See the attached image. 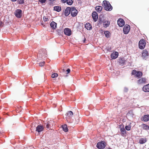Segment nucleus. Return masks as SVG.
<instances>
[{
    "label": "nucleus",
    "instance_id": "4468645a",
    "mask_svg": "<svg viewBox=\"0 0 149 149\" xmlns=\"http://www.w3.org/2000/svg\"><path fill=\"white\" fill-rule=\"evenodd\" d=\"M71 8L69 7H67L65 9V16H68L71 12Z\"/></svg>",
    "mask_w": 149,
    "mask_h": 149
},
{
    "label": "nucleus",
    "instance_id": "ea45409f",
    "mask_svg": "<svg viewBox=\"0 0 149 149\" xmlns=\"http://www.w3.org/2000/svg\"><path fill=\"white\" fill-rule=\"evenodd\" d=\"M44 19V20L45 21H47V18H45L44 19V18H43Z\"/></svg>",
    "mask_w": 149,
    "mask_h": 149
},
{
    "label": "nucleus",
    "instance_id": "473e14b6",
    "mask_svg": "<svg viewBox=\"0 0 149 149\" xmlns=\"http://www.w3.org/2000/svg\"><path fill=\"white\" fill-rule=\"evenodd\" d=\"M58 76V74L57 73H54L52 74V77L54 78L57 77Z\"/></svg>",
    "mask_w": 149,
    "mask_h": 149
},
{
    "label": "nucleus",
    "instance_id": "7ed1b4c3",
    "mask_svg": "<svg viewBox=\"0 0 149 149\" xmlns=\"http://www.w3.org/2000/svg\"><path fill=\"white\" fill-rule=\"evenodd\" d=\"M47 56V53L45 50L40 51L38 55V59H45Z\"/></svg>",
    "mask_w": 149,
    "mask_h": 149
},
{
    "label": "nucleus",
    "instance_id": "c9c22d12",
    "mask_svg": "<svg viewBox=\"0 0 149 149\" xmlns=\"http://www.w3.org/2000/svg\"><path fill=\"white\" fill-rule=\"evenodd\" d=\"M19 3L20 4H22L24 3V1L23 0H20L19 1Z\"/></svg>",
    "mask_w": 149,
    "mask_h": 149
},
{
    "label": "nucleus",
    "instance_id": "79ce46f5",
    "mask_svg": "<svg viewBox=\"0 0 149 149\" xmlns=\"http://www.w3.org/2000/svg\"><path fill=\"white\" fill-rule=\"evenodd\" d=\"M12 1H16L17 0H11Z\"/></svg>",
    "mask_w": 149,
    "mask_h": 149
},
{
    "label": "nucleus",
    "instance_id": "1a4fd4ad",
    "mask_svg": "<svg viewBox=\"0 0 149 149\" xmlns=\"http://www.w3.org/2000/svg\"><path fill=\"white\" fill-rule=\"evenodd\" d=\"M15 14L18 18H20L22 15V11L21 10L17 9L15 12Z\"/></svg>",
    "mask_w": 149,
    "mask_h": 149
},
{
    "label": "nucleus",
    "instance_id": "6e6552de",
    "mask_svg": "<svg viewBox=\"0 0 149 149\" xmlns=\"http://www.w3.org/2000/svg\"><path fill=\"white\" fill-rule=\"evenodd\" d=\"M130 29V26L127 24L125 25L123 28V31L125 34H127Z\"/></svg>",
    "mask_w": 149,
    "mask_h": 149
},
{
    "label": "nucleus",
    "instance_id": "aec40b11",
    "mask_svg": "<svg viewBox=\"0 0 149 149\" xmlns=\"http://www.w3.org/2000/svg\"><path fill=\"white\" fill-rule=\"evenodd\" d=\"M85 27L87 30H91L92 28L91 25L88 23H86L85 24Z\"/></svg>",
    "mask_w": 149,
    "mask_h": 149
},
{
    "label": "nucleus",
    "instance_id": "2f4dec72",
    "mask_svg": "<svg viewBox=\"0 0 149 149\" xmlns=\"http://www.w3.org/2000/svg\"><path fill=\"white\" fill-rule=\"evenodd\" d=\"M131 126L130 125L128 126H126L125 127V128L128 131L130 130L131 129Z\"/></svg>",
    "mask_w": 149,
    "mask_h": 149
},
{
    "label": "nucleus",
    "instance_id": "20e7f679",
    "mask_svg": "<svg viewBox=\"0 0 149 149\" xmlns=\"http://www.w3.org/2000/svg\"><path fill=\"white\" fill-rule=\"evenodd\" d=\"M132 74L138 78L141 77L142 75V73L140 71H137L135 70H133Z\"/></svg>",
    "mask_w": 149,
    "mask_h": 149
},
{
    "label": "nucleus",
    "instance_id": "a19ab883",
    "mask_svg": "<svg viewBox=\"0 0 149 149\" xmlns=\"http://www.w3.org/2000/svg\"><path fill=\"white\" fill-rule=\"evenodd\" d=\"M2 24V22L0 21V26H1Z\"/></svg>",
    "mask_w": 149,
    "mask_h": 149
},
{
    "label": "nucleus",
    "instance_id": "e433bc0d",
    "mask_svg": "<svg viewBox=\"0 0 149 149\" xmlns=\"http://www.w3.org/2000/svg\"><path fill=\"white\" fill-rule=\"evenodd\" d=\"M128 91V89L127 87H125L124 88V91L125 92H127Z\"/></svg>",
    "mask_w": 149,
    "mask_h": 149
},
{
    "label": "nucleus",
    "instance_id": "f3484780",
    "mask_svg": "<svg viewBox=\"0 0 149 149\" xmlns=\"http://www.w3.org/2000/svg\"><path fill=\"white\" fill-rule=\"evenodd\" d=\"M120 131L123 134H124L126 132L124 128V125H120Z\"/></svg>",
    "mask_w": 149,
    "mask_h": 149
},
{
    "label": "nucleus",
    "instance_id": "f704fd0d",
    "mask_svg": "<svg viewBox=\"0 0 149 149\" xmlns=\"http://www.w3.org/2000/svg\"><path fill=\"white\" fill-rule=\"evenodd\" d=\"M44 63H45V62H44V61H43L42 62H40L39 63V65L40 66H42L44 65Z\"/></svg>",
    "mask_w": 149,
    "mask_h": 149
},
{
    "label": "nucleus",
    "instance_id": "37998d69",
    "mask_svg": "<svg viewBox=\"0 0 149 149\" xmlns=\"http://www.w3.org/2000/svg\"><path fill=\"white\" fill-rule=\"evenodd\" d=\"M111 149V148H108V149Z\"/></svg>",
    "mask_w": 149,
    "mask_h": 149
},
{
    "label": "nucleus",
    "instance_id": "393cba45",
    "mask_svg": "<svg viewBox=\"0 0 149 149\" xmlns=\"http://www.w3.org/2000/svg\"><path fill=\"white\" fill-rule=\"evenodd\" d=\"M54 10L58 12L60 11L61 10V7L59 6H55L54 7Z\"/></svg>",
    "mask_w": 149,
    "mask_h": 149
},
{
    "label": "nucleus",
    "instance_id": "7c9ffc66",
    "mask_svg": "<svg viewBox=\"0 0 149 149\" xmlns=\"http://www.w3.org/2000/svg\"><path fill=\"white\" fill-rule=\"evenodd\" d=\"M72 0H67V3L69 5H71L72 3Z\"/></svg>",
    "mask_w": 149,
    "mask_h": 149
},
{
    "label": "nucleus",
    "instance_id": "dca6fc26",
    "mask_svg": "<svg viewBox=\"0 0 149 149\" xmlns=\"http://www.w3.org/2000/svg\"><path fill=\"white\" fill-rule=\"evenodd\" d=\"M142 89L143 91L145 92H149V84L144 86L143 87Z\"/></svg>",
    "mask_w": 149,
    "mask_h": 149
},
{
    "label": "nucleus",
    "instance_id": "412c9836",
    "mask_svg": "<svg viewBox=\"0 0 149 149\" xmlns=\"http://www.w3.org/2000/svg\"><path fill=\"white\" fill-rule=\"evenodd\" d=\"M50 25L52 29H55L56 28L57 24L54 22H52L50 24Z\"/></svg>",
    "mask_w": 149,
    "mask_h": 149
},
{
    "label": "nucleus",
    "instance_id": "6ab92c4d",
    "mask_svg": "<svg viewBox=\"0 0 149 149\" xmlns=\"http://www.w3.org/2000/svg\"><path fill=\"white\" fill-rule=\"evenodd\" d=\"M146 79L145 78H142L139 80L138 81V83L139 84H142L146 82Z\"/></svg>",
    "mask_w": 149,
    "mask_h": 149
},
{
    "label": "nucleus",
    "instance_id": "c85d7f7f",
    "mask_svg": "<svg viewBox=\"0 0 149 149\" xmlns=\"http://www.w3.org/2000/svg\"><path fill=\"white\" fill-rule=\"evenodd\" d=\"M143 128L145 130H149V126L145 124H143Z\"/></svg>",
    "mask_w": 149,
    "mask_h": 149
},
{
    "label": "nucleus",
    "instance_id": "c756f323",
    "mask_svg": "<svg viewBox=\"0 0 149 149\" xmlns=\"http://www.w3.org/2000/svg\"><path fill=\"white\" fill-rule=\"evenodd\" d=\"M51 126V124L50 123V122H48L45 124V126H46V128L48 129L49 127V126Z\"/></svg>",
    "mask_w": 149,
    "mask_h": 149
},
{
    "label": "nucleus",
    "instance_id": "423d86ee",
    "mask_svg": "<svg viewBox=\"0 0 149 149\" xmlns=\"http://www.w3.org/2000/svg\"><path fill=\"white\" fill-rule=\"evenodd\" d=\"M146 43L145 40L143 39L141 40L139 42V47L140 49H142L145 46Z\"/></svg>",
    "mask_w": 149,
    "mask_h": 149
},
{
    "label": "nucleus",
    "instance_id": "39448f33",
    "mask_svg": "<svg viewBox=\"0 0 149 149\" xmlns=\"http://www.w3.org/2000/svg\"><path fill=\"white\" fill-rule=\"evenodd\" d=\"M106 146L105 143L104 141H101L97 143V147L99 149H104Z\"/></svg>",
    "mask_w": 149,
    "mask_h": 149
},
{
    "label": "nucleus",
    "instance_id": "f03ea898",
    "mask_svg": "<svg viewBox=\"0 0 149 149\" xmlns=\"http://www.w3.org/2000/svg\"><path fill=\"white\" fill-rule=\"evenodd\" d=\"M99 20V23L100 24H103V26L104 27H107L110 24V22L107 20H104L103 17H100Z\"/></svg>",
    "mask_w": 149,
    "mask_h": 149
},
{
    "label": "nucleus",
    "instance_id": "b1692460",
    "mask_svg": "<svg viewBox=\"0 0 149 149\" xmlns=\"http://www.w3.org/2000/svg\"><path fill=\"white\" fill-rule=\"evenodd\" d=\"M104 34L105 35V36L107 38H109L111 35L110 32L108 31H105L104 32Z\"/></svg>",
    "mask_w": 149,
    "mask_h": 149
},
{
    "label": "nucleus",
    "instance_id": "4be33fe9",
    "mask_svg": "<svg viewBox=\"0 0 149 149\" xmlns=\"http://www.w3.org/2000/svg\"><path fill=\"white\" fill-rule=\"evenodd\" d=\"M148 56V52L145 50L143 51V53L142 54V56L143 57L145 58L146 57Z\"/></svg>",
    "mask_w": 149,
    "mask_h": 149
},
{
    "label": "nucleus",
    "instance_id": "72a5a7b5",
    "mask_svg": "<svg viewBox=\"0 0 149 149\" xmlns=\"http://www.w3.org/2000/svg\"><path fill=\"white\" fill-rule=\"evenodd\" d=\"M46 1V0H39L38 2H40L41 3H45Z\"/></svg>",
    "mask_w": 149,
    "mask_h": 149
},
{
    "label": "nucleus",
    "instance_id": "58836bf2",
    "mask_svg": "<svg viewBox=\"0 0 149 149\" xmlns=\"http://www.w3.org/2000/svg\"><path fill=\"white\" fill-rule=\"evenodd\" d=\"M67 0H61L62 2L65 3L66 2Z\"/></svg>",
    "mask_w": 149,
    "mask_h": 149
},
{
    "label": "nucleus",
    "instance_id": "a878e982",
    "mask_svg": "<svg viewBox=\"0 0 149 149\" xmlns=\"http://www.w3.org/2000/svg\"><path fill=\"white\" fill-rule=\"evenodd\" d=\"M96 10L98 12H100L102 9V7L100 6H97L95 7Z\"/></svg>",
    "mask_w": 149,
    "mask_h": 149
},
{
    "label": "nucleus",
    "instance_id": "ddd939ff",
    "mask_svg": "<svg viewBox=\"0 0 149 149\" xmlns=\"http://www.w3.org/2000/svg\"><path fill=\"white\" fill-rule=\"evenodd\" d=\"M118 54L117 52H114L112 53L111 55V57L112 59H115L117 58Z\"/></svg>",
    "mask_w": 149,
    "mask_h": 149
},
{
    "label": "nucleus",
    "instance_id": "a211bd4d",
    "mask_svg": "<svg viewBox=\"0 0 149 149\" xmlns=\"http://www.w3.org/2000/svg\"><path fill=\"white\" fill-rule=\"evenodd\" d=\"M141 119L142 120L144 121H147L149 120V115H145L141 118Z\"/></svg>",
    "mask_w": 149,
    "mask_h": 149
},
{
    "label": "nucleus",
    "instance_id": "f8f14e48",
    "mask_svg": "<svg viewBox=\"0 0 149 149\" xmlns=\"http://www.w3.org/2000/svg\"><path fill=\"white\" fill-rule=\"evenodd\" d=\"M92 16L94 21L96 22L98 16L97 13L96 12H93L92 14Z\"/></svg>",
    "mask_w": 149,
    "mask_h": 149
},
{
    "label": "nucleus",
    "instance_id": "9d476101",
    "mask_svg": "<svg viewBox=\"0 0 149 149\" xmlns=\"http://www.w3.org/2000/svg\"><path fill=\"white\" fill-rule=\"evenodd\" d=\"M118 25L120 27H122L125 24L124 20L121 18H119L117 21Z\"/></svg>",
    "mask_w": 149,
    "mask_h": 149
},
{
    "label": "nucleus",
    "instance_id": "9b49d317",
    "mask_svg": "<svg viewBox=\"0 0 149 149\" xmlns=\"http://www.w3.org/2000/svg\"><path fill=\"white\" fill-rule=\"evenodd\" d=\"M64 33L68 36H70L71 34V30L68 28H66L64 30Z\"/></svg>",
    "mask_w": 149,
    "mask_h": 149
},
{
    "label": "nucleus",
    "instance_id": "5701e85b",
    "mask_svg": "<svg viewBox=\"0 0 149 149\" xmlns=\"http://www.w3.org/2000/svg\"><path fill=\"white\" fill-rule=\"evenodd\" d=\"M146 141V138H141L139 140V143L140 144H143Z\"/></svg>",
    "mask_w": 149,
    "mask_h": 149
},
{
    "label": "nucleus",
    "instance_id": "f257e3e1",
    "mask_svg": "<svg viewBox=\"0 0 149 149\" xmlns=\"http://www.w3.org/2000/svg\"><path fill=\"white\" fill-rule=\"evenodd\" d=\"M102 6L104 7L105 9L107 11H110L112 9V7L110 4L107 1H103Z\"/></svg>",
    "mask_w": 149,
    "mask_h": 149
},
{
    "label": "nucleus",
    "instance_id": "bb28decb",
    "mask_svg": "<svg viewBox=\"0 0 149 149\" xmlns=\"http://www.w3.org/2000/svg\"><path fill=\"white\" fill-rule=\"evenodd\" d=\"M63 129L65 132H67L68 131V129L66 125H64L62 126Z\"/></svg>",
    "mask_w": 149,
    "mask_h": 149
},
{
    "label": "nucleus",
    "instance_id": "4c0bfd02",
    "mask_svg": "<svg viewBox=\"0 0 149 149\" xmlns=\"http://www.w3.org/2000/svg\"><path fill=\"white\" fill-rule=\"evenodd\" d=\"M70 69H68L67 70H66V72H67V74H68V73H69L70 72Z\"/></svg>",
    "mask_w": 149,
    "mask_h": 149
},
{
    "label": "nucleus",
    "instance_id": "0eeeda50",
    "mask_svg": "<svg viewBox=\"0 0 149 149\" xmlns=\"http://www.w3.org/2000/svg\"><path fill=\"white\" fill-rule=\"evenodd\" d=\"M78 13V11L74 7L71 8V14L73 17L76 16Z\"/></svg>",
    "mask_w": 149,
    "mask_h": 149
},
{
    "label": "nucleus",
    "instance_id": "2eb2a0df",
    "mask_svg": "<svg viewBox=\"0 0 149 149\" xmlns=\"http://www.w3.org/2000/svg\"><path fill=\"white\" fill-rule=\"evenodd\" d=\"M44 127L42 125H38L36 127V131L39 133L41 132L43 130Z\"/></svg>",
    "mask_w": 149,
    "mask_h": 149
},
{
    "label": "nucleus",
    "instance_id": "cd10ccee",
    "mask_svg": "<svg viewBox=\"0 0 149 149\" xmlns=\"http://www.w3.org/2000/svg\"><path fill=\"white\" fill-rule=\"evenodd\" d=\"M66 114L69 117H71L73 115V113L71 111H68Z\"/></svg>",
    "mask_w": 149,
    "mask_h": 149
}]
</instances>
